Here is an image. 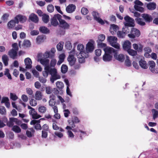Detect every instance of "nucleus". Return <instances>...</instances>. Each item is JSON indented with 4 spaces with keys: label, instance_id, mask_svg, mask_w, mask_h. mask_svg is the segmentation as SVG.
<instances>
[{
    "label": "nucleus",
    "instance_id": "1",
    "mask_svg": "<svg viewBox=\"0 0 158 158\" xmlns=\"http://www.w3.org/2000/svg\"><path fill=\"white\" fill-rule=\"evenodd\" d=\"M38 60L44 66V71L43 72V75L45 77H47L48 73L50 74L51 75L50 80L52 83H53L55 81L60 78L61 77L58 73L57 69L54 68L50 67L49 60L44 58Z\"/></svg>",
    "mask_w": 158,
    "mask_h": 158
},
{
    "label": "nucleus",
    "instance_id": "2",
    "mask_svg": "<svg viewBox=\"0 0 158 158\" xmlns=\"http://www.w3.org/2000/svg\"><path fill=\"white\" fill-rule=\"evenodd\" d=\"M103 49L105 53L103 56V60L106 62H108L111 60L112 54H116L117 52V50H115L111 47H106L104 48Z\"/></svg>",
    "mask_w": 158,
    "mask_h": 158
},
{
    "label": "nucleus",
    "instance_id": "3",
    "mask_svg": "<svg viewBox=\"0 0 158 158\" xmlns=\"http://www.w3.org/2000/svg\"><path fill=\"white\" fill-rule=\"evenodd\" d=\"M107 40L112 46L116 48V49H119L120 45L117 43L118 39L116 37L112 36H108Z\"/></svg>",
    "mask_w": 158,
    "mask_h": 158
},
{
    "label": "nucleus",
    "instance_id": "4",
    "mask_svg": "<svg viewBox=\"0 0 158 158\" xmlns=\"http://www.w3.org/2000/svg\"><path fill=\"white\" fill-rule=\"evenodd\" d=\"M125 21L123 22L124 26L129 27H134L135 26V21L134 19L128 16H126L124 17Z\"/></svg>",
    "mask_w": 158,
    "mask_h": 158
},
{
    "label": "nucleus",
    "instance_id": "5",
    "mask_svg": "<svg viewBox=\"0 0 158 158\" xmlns=\"http://www.w3.org/2000/svg\"><path fill=\"white\" fill-rule=\"evenodd\" d=\"M140 35L139 30L137 29L133 28H132L131 31V33L128 34V36L131 38H134L135 36L138 37Z\"/></svg>",
    "mask_w": 158,
    "mask_h": 158
},
{
    "label": "nucleus",
    "instance_id": "6",
    "mask_svg": "<svg viewBox=\"0 0 158 158\" xmlns=\"http://www.w3.org/2000/svg\"><path fill=\"white\" fill-rule=\"evenodd\" d=\"M59 26L62 29L64 30L68 29L69 28L70 25L64 20L62 19L61 18L59 19Z\"/></svg>",
    "mask_w": 158,
    "mask_h": 158
},
{
    "label": "nucleus",
    "instance_id": "7",
    "mask_svg": "<svg viewBox=\"0 0 158 158\" xmlns=\"http://www.w3.org/2000/svg\"><path fill=\"white\" fill-rule=\"evenodd\" d=\"M61 17V15L59 14L55 15L51 19L52 25L55 27L57 26L59 24L57 20H59Z\"/></svg>",
    "mask_w": 158,
    "mask_h": 158
},
{
    "label": "nucleus",
    "instance_id": "8",
    "mask_svg": "<svg viewBox=\"0 0 158 158\" xmlns=\"http://www.w3.org/2000/svg\"><path fill=\"white\" fill-rule=\"evenodd\" d=\"M15 19L16 21L17 24H18L19 22L21 23H23L26 22L27 18L24 15L19 14L15 17Z\"/></svg>",
    "mask_w": 158,
    "mask_h": 158
},
{
    "label": "nucleus",
    "instance_id": "9",
    "mask_svg": "<svg viewBox=\"0 0 158 158\" xmlns=\"http://www.w3.org/2000/svg\"><path fill=\"white\" fill-rule=\"evenodd\" d=\"M76 55L78 58L79 62L82 63L85 62V58L88 56V53H82L81 54L76 53Z\"/></svg>",
    "mask_w": 158,
    "mask_h": 158
},
{
    "label": "nucleus",
    "instance_id": "10",
    "mask_svg": "<svg viewBox=\"0 0 158 158\" xmlns=\"http://www.w3.org/2000/svg\"><path fill=\"white\" fill-rule=\"evenodd\" d=\"M92 15L94 19L102 25L104 24V21L100 17L99 14L96 11L92 12Z\"/></svg>",
    "mask_w": 158,
    "mask_h": 158
},
{
    "label": "nucleus",
    "instance_id": "11",
    "mask_svg": "<svg viewBox=\"0 0 158 158\" xmlns=\"http://www.w3.org/2000/svg\"><path fill=\"white\" fill-rule=\"evenodd\" d=\"M134 3L135 5L134 7L136 10L141 12L143 10V8L140 6L143 5V4L141 2L138 0H136L134 2Z\"/></svg>",
    "mask_w": 158,
    "mask_h": 158
},
{
    "label": "nucleus",
    "instance_id": "12",
    "mask_svg": "<svg viewBox=\"0 0 158 158\" xmlns=\"http://www.w3.org/2000/svg\"><path fill=\"white\" fill-rule=\"evenodd\" d=\"M94 42L93 40L88 42L86 45V51L88 52H90L93 51L94 49Z\"/></svg>",
    "mask_w": 158,
    "mask_h": 158
},
{
    "label": "nucleus",
    "instance_id": "13",
    "mask_svg": "<svg viewBox=\"0 0 158 158\" xmlns=\"http://www.w3.org/2000/svg\"><path fill=\"white\" fill-rule=\"evenodd\" d=\"M148 63L149 65L150 69L151 71V72L153 73H158V71L155 69L156 65V64L155 62L153 60H151L149 61Z\"/></svg>",
    "mask_w": 158,
    "mask_h": 158
},
{
    "label": "nucleus",
    "instance_id": "14",
    "mask_svg": "<svg viewBox=\"0 0 158 158\" xmlns=\"http://www.w3.org/2000/svg\"><path fill=\"white\" fill-rule=\"evenodd\" d=\"M13 122H15L17 124L20 123V121L18 120V119L13 118H10V121L7 123V125L9 127H12L14 125Z\"/></svg>",
    "mask_w": 158,
    "mask_h": 158
},
{
    "label": "nucleus",
    "instance_id": "15",
    "mask_svg": "<svg viewBox=\"0 0 158 158\" xmlns=\"http://www.w3.org/2000/svg\"><path fill=\"white\" fill-rule=\"evenodd\" d=\"M29 113L34 119H38L41 117V116L38 114L34 109L30 110L29 111Z\"/></svg>",
    "mask_w": 158,
    "mask_h": 158
},
{
    "label": "nucleus",
    "instance_id": "16",
    "mask_svg": "<svg viewBox=\"0 0 158 158\" xmlns=\"http://www.w3.org/2000/svg\"><path fill=\"white\" fill-rule=\"evenodd\" d=\"M142 17L146 22L150 23L153 19L152 16L147 14H143L142 15Z\"/></svg>",
    "mask_w": 158,
    "mask_h": 158
},
{
    "label": "nucleus",
    "instance_id": "17",
    "mask_svg": "<svg viewBox=\"0 0 158 158\" xmlns=\"http://www.w3.org/2000/svg\"><path fill=\"white\" fill-rule=\"evenodd\" d=\"M76 8V6L73 4L69 5L66 8V10L68 13H72L73 12Z\"/></svg>",
    "mask_w": 158,
    "mask_h": 158
},
{
    "label": "nucleus",
    "instance_id": "18",
    "mask_svg": "<svg viewBox=\"0 0 158 158\" xmlns=\"http://www.w3.org/2000/svg\"><path fill=\"white\" fill-rule=\"evenodd\" d=\"M32 120L30 122V124L31 125H34L35 124V128L37 130L41 129V127L40 124L39 123L40 122V120Z\"/></svg>",
    "mask_w": 158,
    "mask_h": 158
},
{
    "label": "nucleus",
    "instance_id": "19",
    "mask_svg": "<svg viewBox=\"0 0 158 158\" xmlns=\"http://www.w3.org/2000/svg\"><path fill=\"white\" fill-rule=\"evenodd\" d=\"M24 62L26 65V68L30 69L32 68V61L29 58L27 57L25 59Z\"/></svg>",
    "mask_w": 158,
    "mask_h": 158
},
{
    "label": "nucleus",
    "instance_id": "20",
    "mask_svg": "<svg viewBox=\"0 0 158 158\" xmlns=\"http://www.w3.org/2000/svg\"><path fill=\"white\" fill-rule=\"evenodd\" d=\"M84 46L81 44H79L77 46V50L78 52L77 53L81 54L82 53H88L86 51L84 50Z\"/></svg>",
    "mask_w": 158,
    "mask_h": 158
},
{
    "label": "nucleus",
    "instance_id": "21",
    "mask_svg": "<svg viewBox=\"0 0 158 158\" xmlns=\"http://www.w3.org/2000/svg\"><path fill=\"white\" fill-rule=\"evenodd\" d=\"M67 60L71 66L75 64L76 59L74 57L73 55L72 54L69 55L68 57Z\"/></svg>",
    "mask_w": 158,
    "mask_h": 158
},
{
    "label": "nucleus",
    "instance_id": "22",
    "mask_svg": "<svg viewBox=\"0 0 158 158\" xmlns=\"http://www.w3.org/2000/svg\"><path fill=\"white\" fill-rule=\"evenodd\" d=\"M17 51L14 49H12L8 52V55L11 58L15 59L17 55Z\"/></svg>",
    "mask_w": 158,
    "mask_h": 158
},
{
    "label": "nucleus",
    "instance_id": "23",
    "mask_svg": "<svg viewBox=\"0 0 158 158\" xmlns=\"http://www.w3.org/2000/svg\"><path fill=\"white\" fill-rule=\"evenodd\" d=\"M29 19L31 21L36 23H37L39 21V19L37 15L33 13L30 15Z\"/></svg>",
    "mask_w": 158,
    "mask_h": 158
},
{
    "label": "nucleus",
    "instance_id": "24",
    "mask_svg": "<svg viewBox=\"0 0 158 158\" xmlns=\"http://www.w3.org/2000/svg\"><path fill=\"white\" fill-rule=\"evenodd\" d=\"M117 50V52H118V50L116 49ZM117 52L116 54L114 53V56L115 58V59L121 62H123L125 60V56L123 54H120L118 55H117Z\"/></svg>",
    "mask_w": 158,
    "mask_h": 158
},
{
    "label": "nucleus",
    "instance_id": "25",
    "mask_svg": "<svg viewBox=\"0 0 158 158\" xmlns=\"http://www.w3.org/2000/svg\"><path fill=\"white\" fill-rule=\"evenodd\" d=\"M123 47L124 50L127 51L131 48V43L128 40L125 41L123 44Z\"/></svg>",
    "mask_w": 158,
    "mask_h": 158
},
{
    "label": "nucleus",
    "instance_id": "26",
    "mask_svg": "<svg viewBox=\"0 0 158 158\" xmlns=\"http://www.w3.org/2000/svg\"><path fill=\"white\" fill-rule=\"evenodd\" d=\"M118 29V26L114 24H113L111 26L110 31L111 34L114 35L116 34Z\"/></svg>",
    "mask_w": 158,
    "mask_h": 158
},
{
    "label": "nucleus",
    "instance_id": "27",
    "mask_svg": "<svg viewBox=\"0 0 158 158\" xmlns=\"http://www.w3.org/2000/svg\"><path fill=\"white\" fill-rule=\"evenodd\" d=\"M139 65L142 68L146 69L148 67V65L146 61L144 60L141 59L139 62Z\"/></svg>",
    "mask_w": 158,
    "mask_h": 158
},
{
    "label": "nucleus",
    "instance_id": "28",
    "mask_svg": "<svg viewBox=\"0 0 158 158\" xmlns=\"http://www.w3.org/2000/svg\"><path fill=\"white\" fill-rule=\"evenodd\" d=\"M35 97L36 100H40L42 99L43 95L40 91H37L35 94Z\"/></svg>",
    "mask_w": 158,
    "mask_h": 158
},
{
    "label": "nucleus",
    "instance_id": "29",
    "mask_svg": "<svg viewBox=\"0 0 158 158\" xmlns=\"http://www.w3.org/2000/svg\"><path fill=\"white\" fill-rule=\"evenodd\" d=\"M156 4L154 2H149L147 5V7L149 10H154L156 8Z\"/></svg>",
    "mask_w": 158,
    "mask_h": 158
},
{
    "label": "nucleus",
    "instance_id": "30",
    "mask_svg": "<svg viewBox=\"0 0 158 158\" xmlns=\"http://www.w3.org/2000/svg\"><path fill=\"white\" fill-rule=\"evenodd\" d=\"M39 30L40 31L44 34H47L49 33V30L46 27L42 26L40 27Z\"/></svg>",
    "mask_w": 158,
    "mask_h": 158
},
{
    "label": "nucleus",
    "instance_id": "31",
    "mask_svg": "<svg viewBox=\"0 0 158 158\" xmlns=\"http://www.w3.org/2000/svg\"><path fill=\"white\" fill-rule=\"evenodd\" d=\"M2 60L5 65L7 66L9 60V58L7 55L6 54L3 55L2 56Z\"/></svg>",
    "mask_w": 158,
    "mask_h": 158
},
{
    "label": "nucleus",
    "instance_id": "32",
    "mask_svg": "<svg viewBox=\"0 0 158 158\" xmlns=\"http://www.w3.org/2000/svg\"><path fill=\"white\" fill-rule=\"evenodd\" d=\"M42 20L44 23H47L49 20V15L45 14H43L42 15Z\"/></svg>",
    "mask_w": 158,
    "mask_h": 158
},
{
    "label": "nucleus",
    "instance_id": "33",
    "mask_svg": "<svg viewBox=\"0 0 158 158\" xmlns=\"http://www.w3.org/2000/svg\"><path fill=\"white\" fill-rule=\"evenodd\" d=\"M17 24L16 21L14 19V20H11L8 22L7 24L8 27L9 29H11L13 28Z\"/></svg>",
    "mask_w": 158,
    "mask_h": 158
},
{
    "label": "nucleus",
    "instance_id": "34",
    "mask_svg": "<svg viewBox=\"0 0 158 158\" xmlns=\"http://www.w3.org/2000/svg\"><path fill=\"white\" fill-rule=\"evenodd\" d=\"M55 55V54L49 51L45 52L44 56L46 58H50L52 59L54 57Z\"/></svg>",
    "mask_w": 158,
    "mask_h": 158
},
{
    "label": "nucleus",
    "instance_id": "35",
    "mask_svg": "<svg viewBox=\"0 0 158 158\" xmlns=\"http://www.w3.org/2000/svg\"><path fill=\"white\" fill-rule=\"evenodd\" d=\"M53 129L55 130H59L61 132H64V130L61 127H58L55 123H53L52 124Z\"/></svg>",
    "mask_w": 158,
    "mask_h": 158
},
{
    "label": "nucleus",
    "instance_id": "36",
    "mask_svg": "<svg viewBox=\"0 0 158 158\" xmlns=\"http://www.w3.org/2000/svg\"><path fill=\"white\" fill-rule=\"evenodd\" d=\"M152 112L153 115V119L155 120L158 117V111L153 109L152 110Z\"/></svg>",
    "mask_w": 158,
    "mask_h": 158
},
{
    "label": "nucleus",
    "instance_id": "37",
    "mask_svg": "<svg viewBox=\"0 0 158 158\" xmlns=\"http://www.w3.org/2000/svg\"><path fill=\"white\" fill-rule=\"evenodd\" d=\"M34 131L32 128L29 129V130L26 131V135L28 137H31L32 136V134L34 132Z\"/></svg>",
    "mask_w": 158,
    "mask_h": 158
},
{
    "label": "nucleus",
    "instance_id": "38",
    "mask_svg": "<svg viewBox=\"0 0 158 158\" xmlns=\"http://www.w3.org/2000/svg\"><path fill=\"white\" fill-rule=\"evenodd\" d=\"M47 110L46 108L43 106H40L38 108V111L41 113H44Z\"/></svg>",
    "mask_w": 158,
    "mask_h": 158
},
{
    "label": "nucleus",
    "instance_id": "39",
    "mask_svg": "<svg viewBox=\"0 0 158 158\" xmlns=\"http://www.w3.org/2000/svg\"><path fill=\"white\" fill-rule=\"evenodd\" d=\"M128 53L130 55L132 56H135L137 54L136 51L133 49H130L127 51Z\"/></svg>",
    "mask_w": 158,
    "mask_h": 158
},
{
    "label": "nucleus",
    "instance_id": "40",
    "mask_svg": "<svg viewBox=\"0 0 158 158\" xmlns=\"http://www.w3.org/2000/svg\"><path fill=\"white\" fill-rule=\"evenodd\" d=\"M117 35L118 37L120 38H124L126 35L123 32L121 31H118L117 32Z\"/></svg>",
    "mask_w": 158,
    "mask_h": 158
},
{
    "label": "nucleus",
    "instance_id": "41",
    "mask_svg": "<svg viewBox=\"0 0 158 158\" xmlns=\"http://www.w3.org/2000/svg\"><path fill=\"white\" fill-rule=\"evenodd\" d=\"M68 68L67 65L65 64H63L61 66V71L63 73H65L68 71Z\"/></svg>",
    "mask_w": 158,
    "mask_h": 158
},
{
    "label": "nucleus",
    "instance_id": "42",
    "mask_svg": "<svg viewBox=\"0 0 158 158\" xmlns=\"http://www.w3.org/2000/svg\"><path fill=\"white\" fill-rule=\"evenodd\" d=\"M12 130L17 133H19L21 131L20 128L17 126H14L12 127Z\"/></svg>",
    "mask_w": 158,
    "mask_h": 158
},
{
    "label": "nucleus",
    "instance_id": "43",
    "mask_svg": "<svg viewBox=\"0 0 158 158\" xmlns=\"http://www.w3.org/2000/svg\"><path fill=\"white\" fill-rule=\"evenodd\" d=\"M57 61L55 59L52 58L50 61V67H54L56 64Z\"/></svg>",
    "mask_w": 158,
    "mask_h": 158
},
{
    "label": "nucleus",
    "instance_id": "44",
    "mask_svg": "<svg viewBox=\"0 0 158 158\" xmlns=\"http://www.w3.org/2000/svg\"><path fill=\"white\" fill-rule=\"evenodd\" d=\"M44 38L42 35H39L36 38V42L37 44H40L43 41Z\"/></svg>",
    "mask_w": 158,
    "mask_h": 158
},
{
    "label": "nucleus",
    "instance_id": "45",
    "mask_svg": "<svg viewBox=\"0 0 158 158\" xmlns=\"http://www.w3.org/2000/svg\"><path fill=\"white\" fill-rule=\"evenodd\" d=\"M64 44V42H61L59 43L56 46L57 50L59 51H61L63 49Z\"/></svg>",
    "mask_w": 158,
    "mask_h": 158
},
{
    "label": "nucleus",
    "instance_id": "46",
    "mask_svg": "<svg viewBox=\"0 0 158 158\" xmlns=\"http://www.w3.org/2000/svg\"><path fill=\"white\" fill-rule=\"evenodd\" d=\"M9 16V15L7 13H5L4 14L1 18L2 20H3L4 22H6L8 17Z\"/></svg>",
    "mask_w": 158,
    "mask_h": 158
},
{
    "label": "nucleus",
    "instance_id": "47",
    "mask_svg": "<svg viewBox=\"0 0 158 158\" xmlns=\"http://www.w3.org/2000/svg\"><path fill=\"white\" fill-rule=\"evenodd\" d=\"M135 20L136 21L137 23L141 26H144L145 24V23L141 19L137 18L135 19Z\"/></svg>",
    "mask_w": 158,
    "mask_h": 158
},
{
    "label": "nucleus",
    "instance_id": "48",
    "mask_svg": "<svg viewBox=\"0 0 158 158\" xmlns=\"http://www.w3.org/2000/svg\"><path fill=\"white\" fill-rule=\"evenodd\" d=\"M125 65L127 66H130L131 65V61L130 60L129 57L128 56H126V59L125 61Z\"/></svg>",
    "mask_w": 158,
    "mask_h": 158
},
{
    "label": "nucleus",
    "instance_id": "49",
    "mask_svg": "<svg viewBox=\"0 0 158 158\" xmlns=\"http://www.w3.org/2000/svg\"><path fill=\"white\" fill-rule=\"evenodd\" d=\"M57 87L59 89H62L64 87L63 83L61 81H58L56 83Z\"/></svg>",
    "mask_w": 158,
    "mask_h": 158
},
{
    "label": "nucleus",
    "instance_id": "50",
    "mask_svg": "<svg viewBox=\"0 0 158 158\" xmlns=\"http://www.w3.org/2000/svg\"><path fill=\"white\" fill-rule=\"evenodd\" d=\"M125 27L122 28V31L125 35L127 34L130 31V29L129 28V26H124Z\"/></svg>",
    "mask_w": 158,
    "mask_h": 158
},
{
    "label": "nucleus",
    "instance_id": "51",
    "mask_svg": "<svg viewBox=\"0 0 158 158\" xmlns=\"http://www.w3.org/2000/svg\"><path fill=\"white\" fill-rule=\"evenodd\" d=\"M47 9L49 12H52L54 11V7L52 5H49L48 6Z\"/></svg>",
    "mask_w": 158,
    "mask_h": 158
},
{
    "label": "nucleus",
    "instance_id": "52",
    "mask_svg": "<svg viewBox=\"0 0 158 158\" xmlns=\"http://www.w3.org/2000/svg\"><path fill=\"white\" fill-rule=\"evenodd\" d=\"M31 43L29 40H24L23 45L26 47H29L31 45Z\"/></svg>",
    "mask_w": 158,
    "mask_h": 158
},
{
    "label": "nucleus",
    "instance_id": "53",
    "mask_svg": "<svg viewBox=\"0 0 158 158\" xmlns=\"http://www.w3.org/2000/svg\"><path fill=\"white\" fill-rule=\"evenodd\" d=\"M105 39V36L103 34H101L98 37V40L97 41L102 42L104 41Z\"/></svg>",
    "mask_w": 158,
    "mask_h": 158
},
{
    "label": "nucleus",
    "instance_id": "54",
    "mask_svg": "<svg viewBox=\"0 0 158 158\" xmlns=\"http://www.w3.org/2000/svg\"><path fill=\"white\" fill-rule=\"evenodd\" d=\"M6 113V109L4 106L0 107V114L2 115L5 114Z\"/></svg>",
    "mask_w": 158,
    "mask_h": 158
},
{
    "label": "nucleus",
    "instance_id": "55",
    "mask_svg": "<svg viewBox=\"0 0 158 158\" xmlns=\"http://www.w3.org/2000/svg\"><path fill=\"white\" fill-rule=\"evenodd\" d=\"M10 98L14 101H15L18 98V97L15 94L12 93H10Z\"/></svg>",
    "mask_w": 158,
    "mask_h": 158
},
{
    "label": "nucleus",
    "instance_id": "56",
    "mask_svg": "<svg viewBox=\"0 0 158 158\" xmlns=\"http://www.w3.org/2000/svg\"><path fill=\"white\" fill-rule=\"evenodd\" d=\"M52 92V88L51 87L47 86L46 87V92L48 94H50Z\"/></svg>",
    "mask_w": 158,
    "mask_h": 158
},
{
    "label": "nucleus",
    "instance_id": "57",
    "mask_svg": "<svg viewBox=\"0 0 158 158\" xmlns=\"http://www.w3.org/2000/svg\"><path fill=\"white\" fill-rule=\"evenodd\" d=\"M88 10L85 8L83 7L81 9V12L84 15H86L88 13Z\"/></svg>",
    "mask_w": 158,
    "mask_h": 158
},
{
    "label": "nucleus",
    "instance_id": "58",
    "mask_svg": "<svg viewBox=\"0 0 158 158\" xmlns=\"http://www.w3.org/2000/svg\"><path fill=\"white\" fill-rule=\"evenodd\" d=\"M97 42L98 43V45L99 46V47L101 48H103L106 47V44H105L103 43H102V42H100L99 41H97Z\"/></svg>",
    "mask_w": 158,
    "mask_h": 158
},
{
    "label": "nucleus",
    "instance_id": "59",
    "mask_svg": "<svg viewBox=\"0 0 158 158\" xmlns=\"http://www.w3.org/2000/svg\"><path fill=\"white\" fill-rule=\"evenodd\" d=\"M21 99L23 102H27L28 100V97L25 94H23L22 95Z\"/></svg>",
    "mask_w": 158,
    "mask_h": 158
},
{
    "label": "nucleus",
    "instance_id": "60",
    "mask_svg": "<svg viewBox=\"0 0 158 158\" xmlns=\"http://www.w3.org/2000/svg\"><path fill=\"white\" fill-rule=\"evenodd\" d=\"M30 104L32 106H35L37 105V102L35 100L31 99L30 102Z\"/></svg>",
    "mask_w": 158,
    "mask_h": 158
},
{
    "label": "nucleus",
    "instance_id": "61",
    "mask_svg": "<svg viewBox=\"0 0 158 158\" xmlns=\"http://www.w3.org/2000/svg\"><path fill=\"white\" fill-rule=\"evenodd\" d=\"M54 134L56 135L60 138H61L63 136V134L60 132L56 131L55 132Z\"/></svg>",
    "mask_w": 158,
    "mask_h": 158
},
{
    "label": "nucleus",
    "instance_id": "62",
    "mask_svg": "<svg viewBox=\"0 0 158 158\" xmlns=\"http://www.w3.org/2000/svg\"><path fill=\"white\" fill-rule=\"evenodd\" d=\"M67 134L69 137L73 138L74 137V135L71 131L68 130L67 131Z\"/></svg>",
    "mask_w": 158,
    "mask_h": 158
},
{
    "label": "nucleus",
    "instance_id": "63",
    "mask_svg": "<svg viewBox=\"0 0 158 158\" xmlns=\"http://www.w3.org/2000/svg\"><path fill=\"white\" fill-rule=\"evenodd\" d=\"M9 101V98L7 97H3L1 100V103H5L6 102H8Z\"/></svg>",
    "mask_w": 158,
    "mask_h": 158
},
{
    "label": "nucleus",
    "instance_id": "64",
    "mask_svg": "<svg viewBox=\"0 0 158 158\" xmlns=\"http://www.w3.org/2000/svg\"><path fill=\"white\" fill-rule=\"evenodd\" d=\"M64 114L65 117H67L69 116V114H70V112L69 111L68 109H65L64 110Z\"/></svg>",
    "mask_w": 158,
    "mask_h": 158
}]
</instances>
